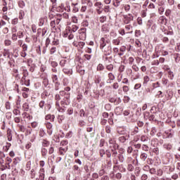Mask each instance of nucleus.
<instances>
[{"instance_id":"1","label":"nucleus","mask_w":180,"mask_h":180,"mask_svg":"<svg viewBox=\"0 0 180 180\" xmlns=\"http://www.w3.org/2000/svg\"><path fill=\"white\" fill-rule=\"evenodd\" d=\"M119 153L117 150H110L109 149L106 150V157L107 158H112L113 163L115 165H119V162L117 161V156Z\"/></svg>"},{"instance_id":"2","label":"nucleus","mask_w":180,"mask_h":180,"mask_svg":"<svg viewBox=\"0 0 180 180\" xmlns=\"http://www.w3.org/2000/svg\"><path fill=\"white\" fill-rule=\"evenodd\" d=\"M108 143L110 145V151L115 150H117V148H119V145L116 143V140L115 139L110 138L108 140Z\"/></svg>"},{"instance_id":"3","label":"nucleus","mask_w":180,"mask_h":180,"mask_svg":"<svg viewBox=\"0 0 180 180\" xmlns=\"http://www.w3.org/2000/svg\"><path fill=\"white\" fill-rule=\"evenodd\" d=\"M100 49L104 53L103 56H110L112 54V46L110 45Z\"/></svg>"},{"instance_id":"4","label":"nucleus","mask_w":180,"mask_h":180,"mask_svg":"<svg viewBox=\"0 0 180 180\" xmlns=\"http://www.w3.org/2000/svg\"><path fill=\"white\" fill-rule=\"evenodd\" d=\"M79 39L80 40H86V28L85 27H83V28H81L79 30Z\"/></svg>"},{"instance_id":"5","label":"nucleus","mask_w":180,"mask_h":180,"mask_svg":"<svg viewBox=\"0 0 180 180\" xmlns=\"http://www.w3.org/2000/svg\"><path fill=\"white\" fill-rule=\"evenodd\" d=\"M110 43V41L109 39H106L104 37H102L100 39V49L106 47L107 44H109Z\"/></svg>"},{"instance_id":"6","label":"nucleus","mask_w":180,"mask_h":180,"mask_svg":"<svg viewBox=\"0 0 180 180\" xmlns=\"http://www.w3.org/2000/svg\"><path fill=\"white\" fill-rule=\"evenodd\" d=\"M129 139H130V135L126 134V135L120 136L118 138V141H120V143H122V144H124V143H126V141H127Z\"/></svg>"},{"instance_id":"7","label":"nucleus","mask_w":180,"mask_h":180,"mask_svg":"<svg viewBox=\"0 0 180 180\" xmlns=\"http://www.w3.org/2000/svg\"><path fill=\"white\" fill-rule=\"evenodd\" d=\"M165 133L167 135L168 139H172V137H174L175 135V131H174L172 129L165 131Z\"/></svg>"},{"instance_id":"8","label":"nucleus","mask_w":180,"mask_h":180,"mask_svg":"<svg viewBox=\"0 0 180 180\" xmlns=\"http://www.w3.org/2000/svg\"><path fill=\"white\" fill-rule=\"evenodd\" d=\"M117 161L118 162H124V155L122 152L118 153V156H117Z\"/></svg>"},{"instance_id":"9","label":"nucleus","mask_w":180,"mask_h":180,"mask_svg":"<svg viewBox=\"0 0 180 180\" xmlns=\"http://www.w3.org/2000/svg\"><path fill=\"white\" fill-rule=\"evenodd\" d=\"M108 79L107 80V84H112V82H113V81H115V75H113V73L112 72H109L108 75Z\"/></svg>"},{"instance_id":"10","label":"nucleus","mask_w":180,"mask_h":180,"mask_svg":"<svg viewBox=\"0 0 180 180\" xmlns=\"http://www.w3.org/2000/svg\"><path fill=\"white\" fill-rule=\"evenodd\" d=\"M114 169L117 168V169L120 171V172H126V168L124 167V166L123 165H115L113 167Z\"/></svg>"},{"instance_id":"11","label":"nucleus","mask_w":180,"mask_h":180,"mask_svg":"<svg viewBox=\"0 0 180 180\" xmlns=\"http://www.w3.org/2000/svg\"><path fill=\"white\" fill-rule=\"evenodd\" d=\"M103 59L104 60V63H110L113 60V58L112 56L108 57V56L103 55Z\"/></svg>"},{"instance_id":"12","label":"nucleus","mask_w":180,"mask_h":180,"mask_svg":"<svg viewBox=\"0 0 180 180\" xmlns=\"http://www.w3.org/2000/svg\"><path fill=\"white\" fill-rule=\"evenodd\" d=\"M125 21H124V23L126 24V25H129V23H130V22H131V20H133V19H134V17H133V15H131V14H129L128 15V16H127L126 18H125Z\"/></svg>"},{"instance_id":"13","label":"nucleus","mask_w":180,"mask_h":180,"mask_svg":"<svg viewBox=\"0 0 180 180\" xmlns=\"http://www.w3.org/2000/svg\"><path fill=\"white\" fill-rule=\"evenodd\" d=\"M79 27L77 25H72V27H69V33H75Z\"/></svg>"},{"instance_id":"14","label":"nucleus","mask_w":180,"mask_h":180,"mask_svg":"<svg viewBox=\"0 0 180 180\" xmlns=\"http://www.w3.org/2000/svg\"><path fill=\"white\" fill-rule=\"evenodd\" d=\"M46 120H50V122H54V119H56V116L54 115H47L45 116Z\"/></svg>"},{"instance_id":"15","label":"nucleus","mask_w":180,"mask_h":180,"mask_svg":"<svg viewBox=\"0 0 180 180\" xmlns=\"http://www.w3.org/2000/svg\"><path fill=\"white\" fill-rule=\"evenodd\" d=\"M68 150V148H63V147L59 148L60 155H64Z\"/></svg>"},{"instance_id":"16","label":"nucleus","mask_w":180,"mask_h":180,"mask_svg":"<svg viewBox=\"0 0 180 180\" xmlns=\"http://www.w3.org/2000/svg\"><path fill=\"white\" fill-rule=\"evenodd\" d=\"M101 81H102L101 75H97L94 77V82L95 84H98L101 83Z\"/></svg>"},{"instance_id":"17","label":"nucleus","mask_w":180,"mask_h":180,"mask_svg":"<svg viewBox=\"0 0 180 180\" xmlns=\"http://www.w3.org/2000/svg\"><path fill=\"white\" fill-rule=\"evenodd\" d=\"M22 75L23 77H22V81H23V79H26V77L29 75V72L27 71V70H26L25 68H22Z\"/></svg>"},{"instance_id":"18","label":"nucleus","mask_w":180,"mask_h":180,"mask_svg":"<svg viewBox=\"0 0 180 180\" xmlns=\"http://www.w3.org/2000/svg\"><path fill=\"white\" fill-rule=\"evenodd\" d=\"M150 82V77L148 76H144L143 77V86H147V84Z\"/></svg>"},{"instance_id":"19","label":"nucleus","mask_w":180,"mask_h":180,"mask_svg":"<svg viewBox=\"0 0 180 180\" xmlns=\"http://www.w3.org/2000/svg\"><path fill=\"white\" fill-rule=\"evenodd\" d=\"M148 157V155H147V153H142L140 155V158L142 161H146Z\"/></svg>"},{"instance_id":"20","label":"nucleus","mask_w":180,"mask_h":180,"mask_svg":"<svg viewBox=\"0 0 180 180\" xmlns=\"http://www.w3.org/2000/svg\"><path fill=\"white\" fill-rule=\"evenodd\" d=\"M77 5H78V3L72 4V6H73L72 12H74V13H77V12H78V11H79L78 7H77Z\"/></svg>"},{"instance_id":"21","label":"nucleus","mask_w":180,"mask_h":180,"mask_svg":"<svg viewBox=\"0 0 180 180\" xmlns=\"http://www.w3.org/2000/svg\"><path fill=\"white\" fill-rule=\"evenodd\" d=\"M105 70V66L102 63H99L97 65L96 70L97 71H103Z\"/></svg>"},{"instance_id":"22","label":"nucleus","mask_w":180,"mask_h":180,"mask_svg":"<svg viewBox=\"0 0 180 180\" xmlns=\"http://www.w3.org/2000/svg\"><path fill=\"white\" fill-rule=\"evenodd\" d=\"M105 68H106V70H108V71H110V72H112V71H113V68H114L113 64L106 65Z\"/></svg>"},{"instance_id":"23","label":"nucleus","mask_w":180,"mask_h":180,"mask_svg":"<svg viewBox=\"0 0 180 180\" xmlns=\"http://www.w3.org/2000/svg\"><path fill=\"white\" fill-rule=\"evenodd\" d=\"M63 72H64V74H67V75H70H70L72 74V70L70 69L63 68Z\"/></svg>"},{"instance_id":"24","label":"nucleus","mask_w":180,"mask_h":180,"mask_svg":"<svg viewBox=\"0 0 180 180\" xmlns=\"http://www.w3.org/2000/svg\"><path fill=\"white\" fill-rule=\"evenodd\" d=\"M102 32H105V33H108L109 32V27H108V25L105 24L101 27Z\"/></svg>"},{"instance_id":"25","label":"nucleus","mask_w":180,"mask_h":180,"mask_svg":"<svg viewBox=\"0 0 180 180\" xmlns=\"http://www.w3.org/2000/svg\"><path fill=\"white\" fill-rule=\"evenodd\" d=\"M18 6L19 8H21V9H23V8L26 6V4H25V1L23 0H20L18 1Z\"/></svg>"},{"instance_id":"26","label":"nucleus","mask_w":180,"mask_h":180,"mask_svg":"<svg viewBox=\"0 0 180 180\" xmlns=\"http://www.w3.org/2000/svg\"><path fill=\"white\" fill-rule=\"evenodd\" d=\"M41 153L42 157L46 158L47 156L48 151H47V149H46V148H42Z\"/></svg>"},{"instance_id":"27","label":"nucleus","mask_w":180,"mask_h":180,"mask_svg":"<svg viewBox=\"0 0 180 180\" xmlns=\"http://www.w3.org/2000/svg\"><path fill=\"white\" fill-rule=\"evenodd\" d=\"M120 2H122V0H114L113 1L114 6H115V8L120 6Z\"/></svg>"},{"instance_id":"28","label":"nucleus","mask_w":180,"mask_h":180,"mask_svg":"<svg viewBox=\"0 0 180 180\" xmlns=\"http://www.w3.org/2000/svg\"><path fill=\"white\" fill-rule=\"evenodd\" d=\"M57 12H63L64 11V4H61L59 6L56 8Z\"/></svg>"},{"instance_id":"29","label":"nucleus","mask_w":180,"mask_h":180,"mask_svg":"<svg viewBox=\"0 0 180 180\" xmlns=\"http://www.w3.org/2000/svg\"><path fill=\"white\" fill-rule=\"evenodd\" d=\"M127 169L129 171V172H133L134 171V166L131 163L128 164Z\"/></svg>"},{"instance_id":"30","label":"nucleus","mask_w":180,"mask_h":180,"mask_svg":"<svg viewBox=\"0 0 180 180\" xmlns=\"http://www.w3.org/2000/svg\"><path fill=\"white\" fill-rule=\"evenodd\" d=\"M114 116L113 113L110 114V118L108 119V123L110 126H113V118L112 117Z\"/></svg>"},{"instance_id":"31","label":"nucleus","mask_w":180,"mask_h":180,"mask_svg":"<svg viewBox=\"0 0 180 180\" xmlns=\"http://www.w3.org/2000/svg\"><path fill=\"white\" fill-rule=\"evenodd\" d=\"M127 162L128 164H130V162H131V164H136V160L133 159L131 157H129L127 160Z\"/></svg>"},{"instance_id":"32","label":"nucleus","mask_w":180,"mask_h":180,"mask_svg":"<svg viewBox=\"0 0 180 180\" xmlns=\"http://www.w3.org/2000/svg\"><path fill=\"white\" fill-rule=\"evenodd\" d=\"M22 108L24 109L25 112H29V103H25L22 105Z\"/></svg>"},{"instance_id":"33","label":"nucleus","mask_w":180,"mask_h":180,"mask_svg":"<svg viewBox=\"0 0 180 180\" xmlns=\"http://www.w3.org/2000/svg\"><path fill=\"white\" fill-rule=\"evenodd\" d=\"M39 134L40 137H44L46 136V131H44V129H43V128H41L39 129Z\"/></svg>"},{"instance_id":"34","label":"nucleus","mask_w":180,"mask_h":180,"mask_svg":"<svg viewBox=\"0 0 180 180\" xmlns=\"http://www.w3.org/2000/svg\"><path fill=\"white\" fill-rule=\"evenodd\" d=\"M45 124L48 130H51V129H53V124H51L50 122H46Z\"/></svg>"},{"instance_id":"35","label":"nucleus","mask_w":180,"mask_h":180,"mask_svg":"<svg viewBox=\"0 0 180 180\" xmlns=\"http://www.w3.org/2000/svg\"><path fill=\"white\" fill-rule=\"evenodd\" d=\"M13 162L14 165H18V164H19V162H20V158L17 157V158H14Z\"/></svg>"},{"instance_id":"36","label":"nucleus","mask_w":180,"mask_h":180,"mask_svg":"<svg viewBox=\"0 0 180 180\" xmlns=\"http://www.w3.org/2000/svg\"><path fill=\"white\" fill-rule=\"evenodd\" d=\"M65 119V116L64 115H58V123H63V120Z\"/></svg>"},{"instance_id":"37","label":"nucleus","mask_w":180,"mask_h":180,"mask_svg":"<svg viewBox=\"0 0 180 180\" xmlns=\"http://www.w3.org/2000/svg\"><path fill=\"white\" fill-rule=\"evenodd\" d=\"M49 146H50V142L48 141L46 139H44L43 142H42V146L43 147H49Z\"/></svg>"},{"instance_id":"38","label":"nucleus","mask_w":180,"mask_h":180,"mask_svg":"<svg viewBox=\"0 0 180 180\" xmlns=\"http://www.w3.org/2000/svg\"><path fill=\"white\" fill-rule=\"evenodd\" d=\"M44 105H46V101H41L39 103V107L40 108V109H44Z\"/></svg>"},{"instance_id":"39","label":"nucleus","mask_w":180,"mask_h":180,"mask_svg":"<svg viewBox=\"0 0 180 180\" xmlns=\"http://www.w3.org/2000/svg\"><path fill=\"white\" fill-rule=\"evenodd\" d=\"M70 95L71 94H70L69 92L65 93V98L67 99L68 103H70Z\"/></svg>"},{"instance_id":"40","label":"nucleus","mask_w":180,"mask_h":180,"mask_svg":"<svg viewBox=\"0 0 180 180\" xmlns=\"http://www.w3.org/2000/svg\"><path fill=\"white\" fill-rule=\"evenodd\" d=\"M17 37H18V39H23V37H25V34H23V32L19 31L17 33Z\"/></svg>"},{"instance_id":"41","label":"nucleus","mask_w":180,"mask_h":180,"mask_svg":"<svg viewBox=\"0 0 180 180\" xmlns=\"http://www.w3.org/2000/svg\"><path fill=\"white\" fill-rule=\"evenodd\" d=\"M51 67L52 68H56V67H58V63L56 61H51Z\"/></svg>"},{"instance_id":"42","label":"nucleus","mask_w":180,"mask_h":180,"mask_svg":"<svg viewBox=\"0 0 180 180\" xmlns=\"http://www.w3.org/2000/svg\"><path fill=\"white\" fill-rule=\"evenodd\" d=\"M52 81L53 82H58V77H57V75H52Z\"/></svg>"},{"instance_id":"43","label":"nucleus","mask_w":180,"mask_h":180,"mask_svg":"<svg viewBox=\"0 0 180 180\" xmlns=\"http://www.w3.org/2000/svg\"><path fill=\"white\" fill-rule=\"evenodd\" d=\"M167 101H169L170 99H172V96H173V94H172V91H169V92H167Z\"/></svg>"},{"instance_id":"44","label":"nucleus","mask_w":180,"mask_h":180,"mask_svg":"<svg viewBox=\"0 0 180 180\" xmlns=\"http://www.w3.org/2000/svg\"><path fill=\"white\" fill-rule=\"evenodd\" d=\"M54 89L55 91H58L60 89V82H57L54 83Z\"/></svg>"},{"instance_id":"45","label":"nucleus","mask_w":180,"mask_h":180,"mask_svg":"<svg viewBox=\"0 0 180 180\" xmlns=\"http://www.w3.org/2000/svg\"><path fill=\"white\" fill-rule=\"evenodd\" d=\"M165 11V8L164 7H162V6L158 8L159 15H163Z\"/></svg>"},{"instance_id":"46","label":"nucleus","mask_w":180,"mask_h":180,"mask_svg":"<svg viewBox=\"0 0 180 180\" xmlns=\"http://www.w3.org/2000/svg\"><path fill=\"white\" fill-rule=\"evenodd\" d=\"M67 63V60L65 59H62L59 65H60V67H65V64Z\"/></svg>"},{"instance_id":"47","label":"nucleus","mask_w":180,"mask_h":180,"mask_svg":"<svg viewBox=\"0 0 180 180\" xmlns=\"http://www.w3.org/2000/svg\"><path fill=\"white\" fill-rule=\"evenodd\" d=\"M105 131L106 133H108V134H110V133H112V128L110 127V126H106L105 127Z\"/></svg>"},{"instance_id":"48","label":"nucleus","mask_w":180,"mask_h":180,"mask_svg":"<svg viewBox=\"0 0 180 180\" xmlns=\"http://www.w3.org/2000/svg\"><path fill=\"white\" fill-rule=\"evenodd\" d=\"M141 141H142L143 143L146 142V141H148V137L143 135L141 136Z\"/></svg>"},{"instance_id":"49","label":"nucleus","mask_w":180,"mask_h":180,"mask_svg":"<svg viewBox=\"0 0 180 180\" xmlns=\"http://www.w3.org/2000/svg\"><path fill=\"white\" fill-rule=\"evenodd\" d=\"M99 154L101 155V157H103V155H106V150H105L104 149H100L99 150Z\"/></svg>"},{"instance_id":"50","label":"nucleus","mask_w":180,"mask_h":180,"mask_svg":"<svg viewBox=\"0 0 180 180\" xmlns=\"http://www.w3.org/2000/svg\"><path fill=\"white\" fill-rule=\"evenodd\" d=\"M143 151H148L150 150V148L148 147V146L147 145H142V147H141Z\"/></svg>"},{"instance_id":"51","label":"nucleus","mask_w":180,"mask_h":180,"mask_svg":"<svg viewBox=\"0 0 180 180\" xmlns=\"http://www.w3.org/2000/svg\"><path fill=\"white\" fill-rule=\"evenodd\" d=\"M72 137V131H68L65 135V139H71Z\"/></svg>"},{"instance_id":"52","label":"nucleus","mask_w":180,"mask_h":180,"mask_svg":"<svg viewBox=\"0 0 180 180\" xmlns=\"http://www.w3.org/2000/svg\"><path fill=\"white\" fill-rule=\"evenodd\" d=\"M106 16H101L99 18V22H101V23H105V22H106Z\"/></svg>"},{"instance_id":"53","label":"nucleus","mask_w":180,"mask_h":180,"mask_svg":"<svg viewBox=\"0 0 180 180\" xmlns=\"http://www.w3.org/2000/svg\"><path fill=\"white\" fill-rule=\"evenodd\" d=\"M136 116H141V108H138L136 110Z\"/></svg>"},{"instance_id":"54","label":"nucleus","mask_w":180,"mask_h":180,"mask_svg":"<svg viewBox=\"0 0 180 180\" xmlns=\"http://www.w3.org/2000/svg\"><path fill=\"white\" fill-rule=\"evenodd\" d=\"M141 36V31L139 30H136L135 31V37H140Z\"/></svg>"},{"instance_id":"55","label":"nucleus","mask_w":180,"mask_h":180,"mask_svg":"<svg viewBox=\"0 0 180 180\" xmlns=\"http://www.w3.org/2000/svg\"><path fill=\"white\" fill-rule=\"evenodd\" d=\"M67 112H68V115H69V116H71V115L74 113V109L72 108H70L68 109Z\"/></svg>"},{"instance_id":"56","label":"nucleus","mask_w":180,"mask_h":180,"mask_svg":"<svg viewBox=\"0 0 180 180\" xmlns=\"http://www.w3.org/2000/svg\"><path fill=\"white\" fill-rule=\"evenodd\" d=\"M171 9H169V8H167V10H166V11H165V16H167V18H169V16H170V15H171Z\"/></svg>"},{"instance_id":"57","label":"nucleus","mask_w":180,"mask_h":180,"mask_svg":"<svg viewBox=\"0 0 180 180\" xmlns=\"http://www.w3.org/2000/svg\"><path fill=\"white\" fill-rule=\"evenodd\" d=\"M79 125L80 126V127H84V126L86 125V122H85V121L84 120H79Z\"/></svg>"},{"instance_id":"58","label":"nucleus","mask_w":180,"mask_h":180,"mask_svg":"<svg viewBox=\"0 0 180 180\" xmlns=\"http://www.w3.org/2000/svg\"><path fill=\"white\" fill-rule=\"evenodd\" d=\"M57 51V48L56 46H53L50 49L51 54H54Z\"/></svg>"},{"instance_id":"59","label":"nucleus","mask_w":180,"mask_h":180,"mask_svg":"<svg viewBox=\"0 0 180 180\" xmlns=\"http://www.w3.org/2000/svg\"><path fill=\"white\" fill-rule=\"evenodd\" d=\"M168 74H169V78L170 79H174V72L171 70H169Z\"/></svg>"},{"instance_id":"60","label":"nucleus","mask_w":180,"mask_h":180,"mask_svg":"<svg viewBox=\"0 0 180 180\" xmlns=\"http://www.w3.org/2000/svg\"><path fill=\"white\" fill-rule=\"evenodd\" d=\"M134 148H136V150H140V148H141V145L140 143H134Z\"/></svg>"},{"instance_id":"61","label":"nucleus","mask_w":180,"mask_h":180,"mask_svg":"<svg viewBox=\"0 0 180 180\" xmlns=\"http://www.w3.org/2000/svg\"><path fill=\"white\" fill-rule=\"evenodd\" d=\"M4 44L5 46H11V44H12V41H11V39H6Z\"/></svg>"},{"instance_id":"62","label":"nucleus","mask_w":180,"mask_h":180,"mask_svg":"<svg viewBox=\"0 0 180 180\" xmlns=\"http://www.w3.org/2000/svg\"><path fill=\"white\" fill-rule=\"evenodd\" d=\"M156 172H157L158 176H162V174H163L162 169H159L157 170Z\"/></svg>"},{"instance_id":"63","label":"nucleus","mask_w":180,"mask_h":180,"mask_svg":"<svg viewBox=\"0 0 180 180\" xmlns=\"http://www.w3.org/2000/svg\"><path fill=\"white\" fill-rule=\"evenodd\" d=\"M122 175L121 174V173L118 172L115 174L116 179L120 180V179H122Z\"/></svg>"},{"instance_id":"64","label":"nucleus","mask_w":180,"mask_h":180,"mask_svg":"<svg viewBox=\"0 0 180 180\" xmlns=\"http://www.w3.org/2000/svg\"><path fill=\"white\" fill-rule=\"evenodd\" d=\"M39 180H44V173H40L39 174V177L38 178Z\"/></svg>"}]
</instances>
